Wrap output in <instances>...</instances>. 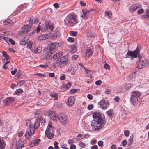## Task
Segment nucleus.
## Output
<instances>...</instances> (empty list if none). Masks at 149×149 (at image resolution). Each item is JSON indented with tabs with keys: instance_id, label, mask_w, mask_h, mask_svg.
<instances>
[{
	"instance_id": "f257e3e1",
	"label": "nucleus",
	"mask_w": 149,
	"mask_h": 149,
	"mask_svg": "<svg viewBox=\"0 0 149 149\" xmlns=\"http://www.w3.org/2000/svg\"><path fill=\"white\" fill-rule=\"evenodd\" d=\"M140 50V48H138L137 46L136 49L133 51L128 50L127 53L125 58H128L130 57V59L132 60L133 59L139 57V60L137 63V67L139 69L145 67V65L147 63L146 60H141L140 59L142 58V56L140 55L139 53Z\"/></svg>"
},
{
	"instance_id": "37998d69",
	"label": "nucleus",
	"mask_w": 149,
	"mask_h": 149,
	"mask_svg": "<svg viewBox=\"0 0 149 149\" xmlns=\"http://www.w3.org/2000/svg\"><path fill=\"white\" fill-rule=\"evenodd\" d=\"M79 146L81 148H84L85 146V144L83 142L80 141L79 142Z\"/></svg>"
},
{
	"instance_id": "bf43d9fd",
	"label": "nucleus",
	"mask_w": 149,
	"mask_h": 149,
	"mask_svg": "<svg viewBox=\"0 0 149 149\" xmlns=\"http://www.w3.org/2000/svg\"><path fill=\"white\" fill-rule=\"evenodd\" d=\"M17 69L15 68L14 70L11 71V73L12 75H14L16 74V72L17 71Z\"/></svg>"
},
{
	"instance_id": "09e8293b",
	"label": "nucleus",
	"mask_w": 149,
	"mask_h": 149,
	"mask_svg": "<svg viewBox=\"0 0 149 149\" xmlns=\"http://www.w3.org/2000/svg\"><path fill=\"white\" fill-rule=\"evenodd\" d=\"M38 75V76H41L43 78H44L46 77V76L45 75L41 73H36L34 75Z\"/></svg>"
},
{
	"instance_id": "58836bf2",
	"label": "nucleus",
	"mask_w": 149,
	"mask_h": 149,
	"mask_svg": "<svg viewBox=\"0 0 149 149\" xmlns=\"http://www.w3.org/2000/svg\"><path fill=\"white\" fill-rule=\"evenodd\" d=\"M68 41L70 42H74V38L69 37H68L67 39Z\"/></svg>"
},
{
	"instance_id": "e2e57ef3",
	"label": "nucleus",
	"mask_w": 149,
	"mask_h": 149,
	"mask_svg": "<svg viewBox=\"0 0 149 149\" xmlns=\"http://www.w3.org/2000/svg\"><path fill=\"white\" fill-rule=\"evenodd\" d=\"M77 68L75 67L74 68V69H73L72 71L71 72V74L72 75H74L75 74V72L77 70Z\"/></svg>"
},
{
	"instance_id": "e433bc0d",
	"label": "nucleus",
	"mask_w": 149,
	"mask_h": 149,
	"mask_svg": "<svg viewBox=\"0 0 149 149\" xmlns=\"http://www.w3.org/2000/svg\"><path fill=\"white\" fill-rule=\"evenodd\" d=\"M22 89L19 88L16 90L15 91V93L17 95H18L22 93Z\"/></svg>"
},
{
	"instance_id": "6e6d98bb",
	"label": "nucleus",
	"mask_w": 149,
	"mask_h": 149,
	"mask_svg": "<svg viewBox=\"0 0 149 149\" xmlns=\"http://www.w3.org/2000/svg\"><path fill=\"white\" fill-rule=\"evenodd\" d=\"M96 143L97 140L96 139H94L92 140L91 142V144L92 145H94L96 144Z\"/></svg>"
},
{
	"instance_id": "f704fd0d",
	"label": "nucleus",
	"mask_w": 149,
	"mask_h": 149,
	"mask_svg": "<svg viewBox=\"0 0 149 149\" xmlns=\"http://www.w3.org/2000/svg\"><path fill=\"white\" fill-rule=\"evenodd\" d=\"M70 35L73 36H75L77 35V32L74 31H71L69 32Z\"/></svg>"
},
{
	"instance_id": "5701e85b",
	"label": "nucleus",
	"mask_w": 149,
	"mask_h": 149,
	"mask_svg": "<svg viewBox=\"0 0 149 149\" xmlns=\"http://www.w3.org/2000/svg\"><path fill=\"white\" fill-rule=\"evenodd\" d=\"M54 131L47 132V138L49 139L52 138L54 135Z\"/></svg>"
},
{
	"instance_id": "ddd939ff",
	"label": "nucleus",
	"mask_w": 149,
	"mask_h": 149,
	"mask_svg": "<svg viewBox=\"0 0 149 149\" xmlns=\"http://www.w3.org/2000/svg\"><path fill=\"white\" fill-rule=\"evenodd\" d=\"M34 132V130H33V132L31 131V129H30L29 130H27L25 135L26 138L29 140L31 138L32 135L33 134Z\"/></svg>"
},
{
	"instance_id": "c756f323",
	"label": "nucleus",
	"mask_w": 149,
	"mask_h": 149,
	"mask_svg": "<svg viewBox=\"0 0 149 149\" xmlns=\"http://www.w3.org/2000/svg\"><path fill=\"white\" fill-rule=\"evenodd\" d=\"M82 11L83 13V14L82 15V17H85L86 16V14L88 13L89 11L87 10L83 9L82 10Z\"/></svg>"
},
{
	"instance_id": "de8ad7c7",
	"label": "nucleus",
	"mask_w": 149,
	"mask_h": 149,
	"mask_svg": "<svg viewBox=\"0 0 149 149\" xmlns=\"http://www.w3.org/2000/svg\"><path fill=\"white\" fill-rule=\"evenodd\" d=\"M20 43L22 45H24L26 44V41L24 39H22L20 41Z\"/></svg>"
},
{
	"instance_id": "6e6552de",
	"label": "nucleus",
	"mask_w": 149,
	"mask_h": 149,
	"mask_svg": "<svg viewBox=\"0 0 149 149\" xmlns=\"http://www.w3.org/2000/svg\"><path fill=\"white\" fill-rule=\"evenodd\" d=\"M68 55L64 56L60 58V61L65 65H66L69 63L68 59Z\"/></svg>"
},
{
	"instance_id": "cd10ccee",
	"label": "nucleus",
	"mask_w": 149,
	"mask_h": 149,
	"mask_svg": "<svg viewBox=\"0 0 149 149\" xmlns=\"http://www.w3.org/2000/svg\"><path fill=\"white\" fill-rule=\"evenodd\" d=\"M86 33L87 36L92 38L95 37V33L93 32L88 31Z\"/></svg>"
},
{
	"instance_id": "20e7f679",
	"label": "nucleus",
	"mask_w": 149,
	"mask_h": 149,
	"mask_svg": "<svg viewBox=\"0 0 149 149\" xmlns=\"http://www.w3.org/2000/svg\"><path fill=\"white\" fill-rule=\"evenodd\" d=\"M65 21L67 22L69 25L72 26L78 23V17L74 14H70L66 17Z\"/></svg>"
},
{
	"instance_id": "9b49d317",
	"label": "nucleus",
	"mask_w": 149,
	"mask_h": 149,
	"mask_svg": "<svg viewBox=\"0 0 149 149\" xmlns=\"http://www.w3.org/2000/svg\"><path fill=\"white\" fill-rule=\"evenodd\" d=\"M14 98L11 97L6 98L4 100V103L6 106H8L11 102L15 101Z\"/></svg>"
},
{
	"instance_id": "052dcab7",
	"label": "nucleus",
	"mask_w": 149,
	"mask_h": 149,
	"mask_svg": "<svg viewBox=\"0 0 149 149\" xmlns=\"http://www.w3.org/2000/svg\"><path fill=\"white\" fill-rule=\"evenodd\" d=\"M82 138L81 135L79 134L77 136V138L76 139L77 141H79L81 140Z\"/></svg>"
},
{
	"instance_id": "f03ea898",
	"label": "nucleus",
	"mask_w": 149,
	"mask_h": 149,
	"mask_svg": "<svg viewBox=\"0 0 149 149\" xmlns=\"http://www.w3.org/2000/svg\"><path fill=\"white\" fill-rule=\"evenodd\" d=\"M48 116L54 121L57 122L59 121L63 125L67 123L68 121V116L64 113H59L56 114L54 111H49Z\"/></svg>"
},
{
	"instance_id": "4be33fe9",
	"label": "nucleus",
	"mask_w": 149,
	"mask_h": 149,
	"mask_svg": "<svg viewBox=\"0 0 149 149\" xmlns=\"http://www.w3.org/2000/svg\"><path fill=\"white\" fill-rule=\"evenodd\" d=\"M107 114L110 117L112 118L114 115V112L112 109H110L106 112Z\"/></svg>"
},
{
	"instance_id": "f8f14e48",
	"label": "nucleus",
	"mask_w": 149,
	"mask_h": 149,
	"mask_svg": "<svg viewBox=\"0 0 149 149\" xmlns=\"http://www.w3.org/2000/svg\"><path fill=\"white\" fill-rule=\"evenodd\" d=\"M31 26L28 25H24L22 27V31L23 33H26L30 31L31 29Z\"/></svg>"
},
{
	"instance_id": "a211bd4d",
	"label": "nucleus",
	"mask_w": 149,
	"mask_h": 149,
	"mask_svg": "<svg viewBox=\"0 0 149 149\" xmlns=\"http://www.w3.org/2000/svg\"><path fill=\"white\" fill-rule=\"evenodd\" d=\"M49 95L54 100H57L59 96L58 93L54 92H53L52 93L50 94Z\"/></svg>"
},
{
	"instance_id": "393cba45",
	"label": "nucleus",
	"mask_w": 149,
	"mask_h": 149,
	"mask_svg": "<svg viewBox=\"0 0 149 149\" xmlns=\"http://www.w3.org/2000/svg\"><path fill=\"white\" fill-rule=\"evenodd\" d=\"M40 120L38 119H36V121L34 124V127L35 128H37L39 126Z\"/></svg>"
},
{
	"instance_id": "8fccbe9b",
	"label": "nucleus",
	"mask_w": 149,
	"mask_h": 149,
	"mask_svg": "<svg viewBox=\"0 0 149 149\" xmlns=\"http://www.w3.org/2000/svg\"><path fill=\"white\" fill-rule=\"evenodd\" d=\"M60 79L61 80H64L65 79V75L63 74L62 76H60Z\"/></svg>"
},
{
	"instance_id": "774afa93",
	"label": "nucleus",
	"mask_w": 149,
	"mask_h": 149,
	"mask_svg": "<svg viewBox=\"0 0 149 149\" xmlns=\"http://www.w3.org/2000/svg\"><path fill=\"white\" fill-rule=\"evenodd\" d=\"M70 149H75L76 146L75 145H72L70 146Z\"/></svg>"
},
{
	"instance_id": "2f4dec72",
	"label": "nucleus",
	"mask_w": 149,
	"mask_h": 149,
	"mask_svg": "<svg viewBox=\"0 0 149 149\" xmlns=\"http://www.w3.org/2000/svg\"><path fill=\"white\" fill-rule=\"evenodd\" d=\"M26 124L27 126L30 127V129H31L32 126L31 124V122L30 120H27L26 121ZM32 127H33V125H32Z\"/></svg>"
},
{
	"instance_id": "4d7b16f0",
	"label": "nucleus",
	"mask_w": 149,
	"mask_h": 149,
	"mask_svg": "<svg viewBox=\"0 0 149 149\" xmlns=\"http://www.w3.org/2000/svg\"><path fill=\"white\" fill-rule=\"evenodd\" d=\"M23 132L22 131H20L18 133L17 136L18 137H21L23 135Z\"/></svg>"
},
{
	"instance_id": "b1692460",
	"label": "nucleus",
	"mask_w": 149,
	"mask_h": 149,
	"mask_svg": "<svg viewBox=\"0 0 149 149\" xmlns=\"http://www.w3.org/2000/svg\"><path fill=\"white\" fill-rule=\"evenodd\" d=\"M5 39V41L6 42L8 43H9V42L10 43L13 45H14L15 44V42L12 39L9 38L7 37H6Z\"/></svg>"
},
{
	"instance_id": "ea45409f",
	"label": "nucleus",
	"mask_w": 149,
	"mask_h": 149,
	"mask_svg": "<svg viewBox=\"0 0 149 149\" xmlns=\"http://www.w3.org/2000/svg\"><path fill=\"white\" fill-rule=\"evenodd\" d=\"M3 56L6 58V60L8 59L9 58V56L6 52L4 51H3Z\"/></svg>"
},
{
	"instance_id": "c85d7f7f",
	"label": "nucleus",
	"mask_w": 149,
	"mask_h": 149,
	"mask_svg": "<svg viewBox=\"0 0 149 149\" xmlns=\"http://www.w3.org/2000/svg\"><path fill=\"white\" fill-rule=\"evenodd\" d=\"M35 118H36V119H38L39 120H40L41 116L39 112L37 111L35 113Z\"/></svg>"
},
{
	"instance_id": "dca6fc26",
	"label": "nucleus",
	"mask_w": 149,
	"mask_h": 149,
	"mask_svg": "<svg viewBox=\"0 0 149 149\" xmlns=\"http://www.w3.org/2000/svg\"><path fill=\"white\" fill-rule=\"evenodd\" d=\"M101 113L100 112H95L93 113V117L94 119H95L96 118H98L97 119V120L99 119H103L101 118Z\"/></svg>"
},
{
	"instance_id": "6ab92c4d",
	"label": "nucleus",
	"mask_w": 149,
	"mask_h": 149,
	"mask_svg": "<svg viewBox=\"0 0 149 149\" xmlns=\"http://www.w3.org/2000/svg\"><path fill=\"white\" fill-rule=\"evenodd\" d=\"M93 52V51L92 49H87L85 53L86 56L88 57H90L92 55Z\"/></svg>"
},
{
	"instance_id": "69168bd1",
	"label": "nucleus",
	"mask_w": 149,
	"mask_h": 149,
	"mask_svg": "<svg viewBox=\"0 0 149 149\" xmlns=\"http://www.w3.org/2000/svg\"><path fill=\"white\" fill-rule=\"evenodd\" d=\"M93 104H90L88 105L87 107V109H88L90 110L92 109L93 108Z\"/></svg>"
},
{
	"instance_id": "864d4df0",
	"label": "nucleus",
	"mask_w": 149,
	"mask_h": 149,
	"mask_svg": "<svg viewBox=\"0 0 149 149\" xmlns=\"http://www.w3.org/2000/svg\"><path fill=\"white\" fill-rule=\"evenodd\" d=\"M144 12V10L143 9H140L137 11V13L139 14H141Z\"/></svg>"
},
{
	"instance_id": "a878e982",
	"label": "nucleus",
	"mask_w": 149,
	"mask_h": 149,
	"mask_svg": "<svg viewBox=\"0 0 149 149\" xmlns=\"http://www.w3.org/2000/svg\"><path fill=\"white\" fill-rule=\"evenodd\" d=\"M85 70L86 76L88 77H92L91 75L92 73L91 71L90 70L86 68H85Z\"/></svg>"
},
{
	"instance_id": "c03bdc74",
	"label": "nucleus",
	"mask_w": 149,
	"mask_h": 149,
	"mask_svg": "<svg viewBox=\"0 0 149 149\" xmlns=\"http://www.w3.org/2000/svg\"><path fill=\"white\" fill-rule=\"evenodd\" d=\"M105 14L106 15L108 16L109 18H111V17L112 13L111 12L106 11L105 12Z\"/></svg>"
},
{
	"instance_id": "1a4fd4ad",
	"label": "nucleus",
	"mask_w": 149,
	"mask_h": 149,
	"mask_svg": "<svg viewBox=\"0 0 149 149\" xmlns=\"http://www.w3.org/2000/svg\"><path fill=\"white\" fill-rule=\"evenodd\" d=\"M54 27V24L53 23H50L49 21H47V33L52 32Z\"/></svg>"
},
{
	"instance_id": "0eeeda50",
	"label": "nucleus",
	"mask_w": 149,
	"mask_h": 149,
	"mask_svg": "<svg viewBox=\"0 0 149 149\" xmlns=\"http://www.w3.org/2000/svg\"><path fill=\"white\" fill-rule=\"evenodd\" d=\"M109 104L108 101H105L104 99H102L99 102L98 104L102 109L105 110L107 108V105Z\"/></svg>"
},
{
	"instance_id": "473e14b6",
	"label": "nucleus",
	"mask_w": 149,
	"mask_h": 149,
	"mask_svg": "<svg viewBox=\"0 0 149 149\" xmlns=\"http://www.w3.org/2000/svg\"><path fill=\"white\" fill-rule=\"evenodd\" d=\"M53 34L51 33L47 34V39H52V40H54L55 39V38H53Z\"/></svg>"
},
{
	"instance_id": "338daca9",
	"label": "nucleus",
	"mask_w": 149,
	"mask_h": 149,
	"mask_svg": "<svg viewBox=\"0 0 149 149\" xmlns=\"http://www.w3.org/2000/svg\"><path fill=\"white\" fill-rule=\"evenodd\" d=\"M52 9L50 8H47V12H48V14L49 15H50L52 12Z\"/></svg>"
},
{
	"instance_id": "4468645a",
	"label": "nucleus",
	"mask_w": 149,
	"mask_h": 149,
	"mask_svg": "<svg viewBox=\"0 0 149 149\" xmlns=\"http://www.w3.org/2000/svg\"><path fill=\"white\" fill-rule=\"evenodd\" d=\"M75 99L74 97H70L68 98L67 100L68 105L70 106H72L74 104L75 102Z\"/></svg>"
},
{
	"instance_id": "49530a36",
	"label": "nucleus",
	"mask_w": 149,
	"mask_h": 149,
	"mask_svg": "<svg viewBox=\"0 0 149 149\" xmlns=\"http://www.w3.org/2000/svg\"><path fill=\"white\" fill-rule=\"evenodd\" d=\"M17 143V140L16 138H14L12 140V145L13 146L15 144L16 145Z\"/></svg>"
},
{
	"instance_id": "2eb2a0df",
	"label": "nucleus",
	"mask_w": 149,
	"mask_h": 149,
	"mask_svg": "<svg viewBox=\"0 0 149 149\" xmlns=\"http://www.w3.org/2000/svg\"><path fill=\"white\" fill-rule=\"evenodd\" d=\"M55 130V128L52 125V123L51 122L49 121L47 126V132L54 131Z\"/></svg>"
},
{
	"instance_id": "680f3d73",
	"label": "nucleus",
	"mask_w": 149,
	"mask_h": 149,
	"mask_svg": "<svg viewBox=\"0 0 149 149\" xmlns=\"http://www.w3.org/2000/svg\"><path fill=\"white\" fill-rule=\"evenodd\" d=\"M102 83V81L101 80H98L95 82V84L96 85H100Z\"/></svg>"
},
{
	"instance_id": "412c9836",
	"label": "nucleus",
	"mask_w": 149,
	"mask_h": 149,
	"mask_svg": "<svg viewBox=\"0 0 149 149\" xmlns=\"http://www.w3.org/2000/svg\"><path fill=\"white\" fill-rule=\"evenodd\" d=\"M8 126V123L5 121H1L0 119V127H2L3 128H5Z\"/></svg>"
},
{
	"instance_id": "a19ab883",
	"label": "nucleus",
	"mask_w": 149,
	"mask_h": 149,
	"mask_svg": "<svg viewBox=\"0 0 149 149\" xmlns=\"http://www.w3.org/2000/svg\"><path fill=\"white\" fill-rule=\"evenodd\" d=\"M58 143L56 142L55 141L54 142V149H58L59 147L58 146Z\"/></svg>"
},
{
	"instance_id": "aec40b11",
	"label": "nucleus",
	"mask_w": 149,
	"mask_h": 149,
	"mask_svg": "<svg viewBox=\"0 0 149 149\" xmlns=\"http://www.w3.org/2000/svg\"><path fill=\"white\" fill-rule=\"evenodd\" d=\"M6 145L5 141L0 138V149H5V146Z\"/></svg>"
},
{
	"instance_id": "bb28decb",
	"label": "nucleus",
	"mask_w": 149,
	"mask_h": 149,
	"mask_svg": "<svg viewBox=\"0 0 149 149\" xmlns=\"http://www.w3.org/2000/svg\"><path fill=\"white\" fill-rule=\"evenodd\" d=\"M32 44L33 43L31 41H29L27 44V48L32 51L33 50V48L32 47Z\"/></svg>"
},
{
	"instance_id": "79ce46f5",
	"label": "nucleus",
	"mask_w": 149,
	"mask_h": 149,
	"mask_svg": "<svg viewBox=\"0 0 149 149\" xmlns=\"http://www.w3.org/2000/svg\"><path fill=\"white\" fill-rule=\"evenodd\" d=\"M133 137H134V136H133V135H132L131 136H130V139L129 140L130 141V143H129V144H128V145H130V143H132L133 141Z\"/></svg>"
},
{
	"instance_id": "a18cd8bd",
	"label": "nucleus",
	"mask_w": 149,
	"mask_h": 149,
	"mask_svg": "<svg viewBox=\"0 0 149 149\" xmlns=\"http://www.w3.org/2000/svg\"><path fill=\"white\" fill-rule=\"evenodd\" d=\"M103 141L101 140L100 141L98 142V146L100 147H102L103 146Z\"/></svg>"
},
{
	"instance_id": "7c9ffc66",
	"label": "nucleus",
	"mask_w": 149,
	"mask_h": 149,
	"mask_svg": "<svg viewBox=\"0 0 149 149\" xmlns=\"http://www.w3.org/2000/svg\"><path fill=\"white\" fill-rule=\"evenodd\" d=\"M61 63V62L60 61V60H58L56 61L54 63L53 65L54 67H56L60 65Z\"/></svg>"
},
{
	"instance_id": "4c0bfd02",
	"label": "nucleus",
	"mask_w": 149,
	"mask_h": 149,
	"mask_svg": "<svg viewBox=\"0 0 149 149\" xmlns=\"http://www.w3.org/2000/svg\"><path fill=\"white\" fill-rule=\"evenodd\" d=\"M131 87V85L130 83L126 84L124 86L125 89L127 90L129 89Z\"/></svg>"
},
{
	"instance_id": "f3484780",
	"label": "nucleus",
	"mask_w": 149,
	"mask_h": 149,
	"mask_svg": "<svg viewBox=\"0 0 149 149\" xmlns=\"http://www.w3.org/2000/svg\"><path fill=\"white\" fill-rule=\"evenodd\" d=\"M60 28L59 27L56 28L55 31V33L53 34L54 36L53 38L56 39L59 36L60 34Z\"/></svg>"
},
{
	"instance_id": "0e129e2a",
	"label": "nucleus",
	"mask_w": 149,
	"mask_h": 149,
	"mask_svg": "<svg viewBox=\"0 0 149 149\" xmlns=\"http://www.w3.org/2000/svg\"><path fill=\"white\" fill-rule=\"evenodd\" d=\"M104 68L106 69H109L110 68V66L107 63L104 64Z\"/></svg>"
},
{
	"instance_id": "7ed1b4c3",
	"label": "nucleus",
	"mask_w": 149,
	"mask_h": 149,
	"mask_svg": "<svg viewBox=\"0 0 149 149\" xmlns=\"http://www.w3.org/2000/svg\"><path fill=\"white\" fill-rule=\"evenodd\" d=\"M106 122L104 119H99L98 120H93L91 125L92 128L94 130L98 131L104 126Z\"/></svg>"
},
{
	"instance_id": "13d9d810",
	"label": "nucleus",
	"mask_w": 149,
	"mask_h": 149,
	"mask_svg": "<svg viewBox=\"0 0 149 149\" xmlns=\"http://www.w3.org/2000/svg\"><path fill=\"white\" fill-rule=\"evenodd\" d=\"M127 143V141L126 139L123 140L122 142V145L123 146H125Z\"/></svg>"
},
{
	"instance_id": "9d476101",
	"label": "nucleus",
	"mask_w": 149,
	"mask_h": 149,
	"mask_svg": "<svg viewBox=\"0 0 149 149\" xmlns=\"http://www.w3.org/2000/svg\"><path fill=\"white\" fill-rule=\"evenodd\" d=\"M142 7V5L140 4H134L130 6L129 8V11L132 12L135 11L137 9Z\"/></svg>"
},
{
	"instance_id": "5fc2aeb1",
	"label": "nucleus",
	"mask_w": 149,
	"mask_h": 149,
	"mask_svg": "<svg viewBox=\"0 0 149 149\" xmlns=\"http://www.w3.org/2000/svg\"><path fill=\"white\" fill-rule=\"evenodd\" d=\"M58 56V57H60L63 55V53L62 52H59L58 53H56Z\"/></svg>"
},
{
	"instance_id": "3c124183",
	"label": "nucleus",
	"mask_w": 149,
	"mask_h": 149,
	"mask_svg": "<svg viewBox=\"0 0 149 149\" xmlns=\"http://www.w3.org/2000/svg\"><path fill=\"white\" fill-rule=\"evenodd\" d=\"M40 139H37L35 140L33 142V143L34 145H36L40 141Z\"/></svg>"
},
{
	"instance_id": "39448f33",
	"label": "nucleus",
	"mask_w": 149,
	"mask_h": 149,
	"mask_svg": "<svg viewBox=\"0 0 149 149\" xmlns=\"http://www.w3.org/2000/svg\"><path fill=\"white\" fill-rule=\"evenodd\" d=\"M141 95L140 93L138 91L132 92L131 94L130 102L134 105H136L138 102V98Z\"/></svg>"
},
{
	"instance_id": "423d86ee",
	"label": "nucleus",
	"mask_w": 149,
	"mask_h": 149,
	"mask_svg": "<svg viewBox=\"0 0 149 149\" xmlns=\"http://www.w3.org/2000/svg\"><path fill=\"white\" fill-rule=\"evenodd\" d=\"M56 46L53 44H49L47 48V59H50L52 57V54L55 51Z\"/></svg>"
},
{
	"instance_id": "603ef678",
	"label": "nucleus",
	"mask_w": 149,
	"mask_h": 149,
	"mask_svg": "<svg viewBox=\"0 0 149 149\" xmlns=\"http://www.w3.org/2000/svg\"><path fill=\"white\" fill-rule=\"evenodd\" d=\"M124 134L125 136L127 137L129 136V131L127 130H125L124 131Z\"/></svg>"
},
{
	"instance_id": "72a5a7b5",
	"label": "nucleus",
	"mask_w": 149,
	"mask_h": 149,
	"mask_svg": "<svg viewBox=\"0 0 149 149\" xmlns=\"http://www.w3.org/2000/svg\"><path fill=\"white\" fill-rule=\"evenodd\" d=\"M41 35L38 37V39L39 40H45L46 39L45 35Z\"/></svg>"
},
{
	"instance_id": "c9c22d12",
	"label": "nucleus",
	"mask_w": 149,
	"mask_h": 149,
	"mask_svg": "<svg viewBox=\"0 0 149 149\" xmlns=\"http://www.w3.org/2000/svg\"><path fill=\"white\" fill-rule=\"evenodd\" d=\"M29 24L30 25L32 26L33 24V17L32 16L30 17L29 19Z\"/></svg>"
}]
</instances>
